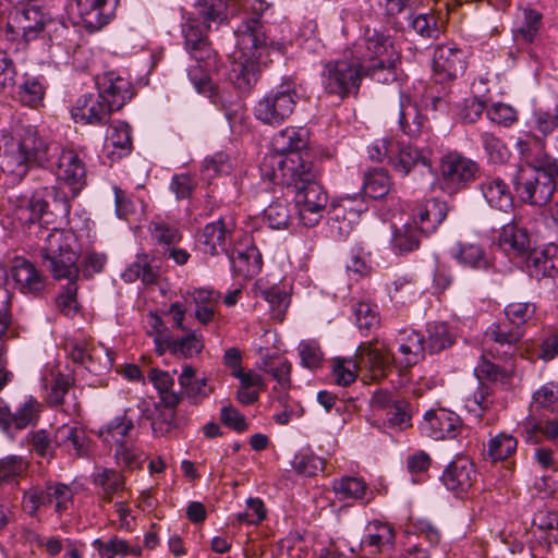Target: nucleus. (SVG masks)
<instances>
[{
	"instance_id": "obj_58",
	"label": "nucleus",
	"mask_w": 558,
	"mask_h": 558,
	"mask_svg": "<svg viewBox=\"0 0 558 558\" xmlns=\"http://www.w3.org/2000/svg\"><path fill=\"white\" fill-rule=\"evenodd\" d=\"M425 343L429 353H439L454 343V336L446 324H433L428 328Z\"/></svg>"
},
{
	"instance_id": "obj_14",
	"label": "nucleus",
	"mask_w": 558,
	"mask_h": 558,
	"mask_svg": "<svg viewBox=\"0 0 558 558\" xmlns=\"http://www.w3.org/2000/svg\"><path fill=\"white\" fill-rule=\"evenodd\" d=\"M523 335V330L507 322L493 324L485 332V342L488 344L486 352L493 357H512L518 352V344Z\"/></svg>"
},
{
	"instance_id": "obj_61",
	"label": "nucleus",
	"mask_w": 558,
	"mask_h": 558,
	"mask_svg": "<svg viewBox=\"0 0 558 558\" xmlns=\"http://www.w3.org/2000/svg\"><path fill=\"white\" fill-rule=\"evenodd\" d=\"M265 371L272 376L281 390L291 386V363L283 356H270L264 362Z\"/></svg>"
},
{
	"instance_id": "obj_63",
	"label": "nucleus",
	"mask_w": 558,
	"mask_h": 558,
	"mask_svg": "<svg viewBox=\"0 0 558 558\" xmlns=\"http://www.w3.org/2000/svg\"><path fill=\"white\" fill-rule=\"evenodd\" d=\"M522 14L523 21L517 28L514 37L515 39H522L525 43H532L541 28L543 15L531 8H525Z\"/></svg>"
},
{
	"instance_id": "obj_44",
	"label": "nucleus",
	"mask_w": 558,
	"mask_h": 558,
	"mask_svg": "<svg viewBox=\"0 0 558 558\" xmlns=\"http://www.w3.org/2000/svg\"><path fill=\"white\" fill-rule=\"evenodd\" d=\"M453 257L463 266L474 269H488L492 267V260L485 250L474 243L460 244L453 253Z\"/></svg>"
},
{
	"instance_id": "obj_42",
	"label": "nucleus",
	"mask_w": 558,
	"mask_h": 558,
	"mask_svg": "<svg viewBox=\"0 0 558 558\" xmlns=\"http://www.w3.org/2000/svg\"><path fill=\"white\" fill-rule=\"evenodd\" d=\"M148 378L158 391L160 405L177 408L180 404L182 397L173 391L174 380L168 372L150 368Z\"/></svg>"
},
{
	"instance_id": "obj_53",
	"label": "nucleus",
	"mask_w": 558,
	"mask_h": 558,
	"mask_svg": "<svg viewBox=\"0 0 558 558\" xmlns=\"http://www.w3.org/2000/svg\"><path fill=\"white\" fill-rule=\"evenodd\" d=\"M475 372L480 379H486L488 381L505 385L509 383L513 374V366H499L487 360L485 354H483Z\"/></svg>"
},
{
	"instance_id": "obj_16",
	"label": "nucleus",
	"mask_w": 558,
	"mask_h": 558,
	"mask_svg": "<svg viewBox=\"0 0 558 558\" xmlns=\"http://www.w3.org/2000/svg\"><path fill=\"white\" fill-rule=\"evenodd\" d=\"M446 488L456 496L466 495L477 480V471L472 460L465 456L457 457L442 472L440 477Z\"/></svg>"
},
{
	"instance_id": "obj_13",
	"label": "nucleus",
	"mask_w": 558,
	"mask_h": 558,
	"mask_svg": "<svg viewBox=\"0 0 558 558\" xmlns=\"http://www.w3.org/2000/svg\"><path fill=\"white\" fill-rule=\"evenodd\" d=\"M466 52L456 44L438 45L433 53V72L440 82L452 81L461 76L468 65Z\"/></svg>"
},
{
	"instance_id": "obj_8",
	"label": "nucleus",
	"mask_w": 558,
	"mask_h": 558,
	"mask_svg": "<svg viewBox=\"0 0 558 558\" xmlns=\"http://www.w3.org/2000/svg\"><path fill=\"white\" fill-rule=\"evenodd\" d=\"M43 388L45 401L48 407L64 413L70 417L81 415V401L74 390L75 378L65 374L57 364L47 365L43 374Z\"/></svg>"
},
{
	"instance_id": "obj_22",
	"label": "nucleus",
	"mask_w": 558,
	"mask_h": 558,
	"mask_svg": "<svg viewBox=\"0 0 558 558\" xmlns=\"http://www.w3.org/2000/svg\"><path fill=\"white\" fill-rule=\"evenodd\" d=\"M234 223L220 218L217 221L207 223L198 236L201 250L208 255L215 256L227 253L228 243L231 241Z\"/></svg>"
},
{
	"instance_id": "obj_34",
	"label": "nucleus",
	"mask_w": 558,
	"mask_h": 558,
	"mask_svg": "<svg viewBox=\"0 0 558 558\" xmlns=\"http://www.w3.org/2000/svg\"><path fill=\"white\" fill-rule=\"evenodd\" d=\"M396 531L387 522L374 520L367 525V534L363 537L361 545L368 548L369 553H385L393 548Z\"/></svg>"
},
{
	"instance_id": "obj_18",
	"label": "nucleus",
	"mask_w": 558,
	"mask_h": 558,
	"mask_svg": "<svg viewBox=\"0 0 558 558\" xmlns=\"http://www.w3.org/2000/svg\"><path fill=\"white\" fill-rule=\"evenodd\" d=\"M119 0H76L81 23L88 33H96L108 25L116 14Z\"/></svg>"
},
{
	"instance_id": "obj_23",
	"label": "nucleus",
	"mask_w": 558,
	"mask_h": 558,
	"mask_svg": "<svg viewBox=\"0 0 558 558\" xmlns=\"http://www.w3.org/2000/svg\"><path fill=\"white\" fill-rule=\"evenodd\" d=\"M41 412V404L29 397L14 413L0 399V427L4 432L10 429L22 430L29 425H35Z\"/></svg>"
},
{
	"instance_id": "obj_20",
	"label": "nucleus",
	"mask_w": 558,
	"mask_h": 558,
	"mask_svg": "<svg viewBox=\"0 0 558 558\" xmlns=\"http://www.w3.org/2000/svg\"><path fill=\"white\" fill-rule=\"evenodd\" d=\"M206 31L198 19H189L182 28L185 49L196 62L202 61L208 65L217 59V54L211 49Z\"/></svg>"
},
{
	"instance_id": "obj_60",
	"label": "nucleus",
	"mask_w": 558,
	"mask_h": 558,
	"mask_svg": "<svg viewBox=\"0 0 558 558\" xmlns=\"http://www.w3.org/2000/svg\"><path fill=\"white\" fill-rule=\"evenodd\" d=\"M264 219L271 229L287 228L291 220L289 203L284 198H277L265 210Z\"/></svg>"
},
{
	"instance_id": "obj_32",
	"label": "nucleus",
	"mask_w": 558,
	"mask_h": 558,
	"mask_svg": "<svg viewBox=\"0 0 558 558\" xmlns=\"http://www.w3.org/2000/svg\"><path fill=\"white\" fill-rule=\"evenodd\" d=\"M53 444L70 456L83 458L88 452L86 432L77 426L63 424L54 433Z\"/></svg>"
},
{
	"instance_id": "obj_57",
	"label": "nucleus",
	"mask_w": 558,
	"mask_h": 558,
	"mask_svg": "<svg viewBox=\"0 0 558 558\" xmlns=\"http://www.w3.org/2000/svg\"><path fill=\"white\" fill-rule=\"evenodd\" d=\"M53 194V187H41L39 190H36L29 198L26 208L22 210V213H29V216L25 218L26 221L31 223H35L36 221L40 222L44 219L45 215L48 214V198L51 197Z\"/></svg>"
},
{
	"instance_id": "obj_21",
	"label": "nucleus",
	"mask_w": 558,
	"mask_h": 558,
	"mask_svg": "<svg viewBox=\"0 0 558 558\" xmlns=\"http://www.w3.org/2000/svg\"><path fill=\"white\" fill-rule=\"evenodd\" d=\"M96 85L102 98L117 111L134 95L132 83L114 72H107L97 77Z\"/></svg>"
},
{
	"instance_id": "obj_10",
	"label": "nucleus",
	"mask_w": 558,
	"mask_h": 558,
	"mask_svg": "<svg viewBox=\"0 0 558 558\" xmlns=\"http://www.w3.org/2000/svg\"><path fill=\"white\" fill-rule=\"evenodd\" d=\"M50 22L51 16L44 5L29 1L10 13L5 32L12 40L21 37L29 41L36 39Z\"/></svg>"
},
{
	"instance_id": "obj_4",
	"label": "nucleus",
	"mask_w": 558,
	"mask_h": 558,
	"mask_svg": "<svg viewBox=\"0 0 558 558\" xmlns=\"http://www.w3.org/2000/svg\"><path fill=\"white\" fill-rule=\"evenodd\" d=\"M238 52L232 78L240 88H251L258 78L259 61L266 50V36L258 17L244 21L235 32Z\"/></svg>"
},
{
	"instance_id": "obj_46",
	"label": "nucleus",
	"mask_w": 558,
	"mask_h": 558,
	"mask_svg": "<svg viewBox=\"0 0 558 558\" xmlns=\"http://www.w3.org/2000/svg\"><path fill=\"white\" fill-rule=\"evenodd\" d=\"M198 20L209 31L211 23L220 25L227 20V2L225 0H197L195 4Z\"/></svg>"
},
{
	"instance_id": "obj_39",
	"label": "nucleus",
	"mask_w": 558,
	"mask_h": 558,
	"mask_svg": "<svg viewBox=\"0 0 558 558\" xmlns=\"http://www.w3.org/2000/svg\"><path fill=\"white\" fill-rule=\"evenodd\" d=\"M94 484L100 488L99 498L104 502H111L117 497H122L125 492V477L113 469L104 468L99 470L93 480Z\"/></svg>"
},
{
	"instance_id": "obj_11",
	"label": "nucleus",
	"mask_w": 558,
	"mask_h": 558,
	"mask_svg": "<svg viewBox=\"0 0 558 558\" xmlns=\"http://www.w3.org/2000/svg\"><path fill=\"white\" fill-rule=\"evenodd\" d=\"M480 166L472 159L453 150L445 154L439 161L441 186L449 193H457L475 181Z\"/></svg>"
},
{
	"instance_id": "obj_26",
	"label": "nucleus",
	"mask_w": 558,
	"mask_h": 558,
	"mask_svg": "<svg viewBox=\"0 0 558 558\" xmlns=\"http://www.w3.org/2000/svg\"><path fill=\"white\" fill-rule=\"evenodd\" d=\"M356 356L360 363L371 373L374 380L385 378L391 369L392 353L388 349H379L372 341L359 345Z\"/></svg>"
},
{
	"instance_id": "obj_33",
	"label": "nucleus",
	"mask_w": 558,
	"mask_h": 558,
	"mask_svg": "<svg viewBox=\"0 0 558 558\" xmlns=\"http://www.w3.org/2000/svg\"><path fill=\"white\" fill-rule=\"evenodd\" d=\"M557 246L549 245L541 250L529 251L526 258V270L529 275L536 279L553 278L558 272L557 269Z\"/></svg>"
},
{
	"instance_id": "obj_55",
	"label": "nucleus",
	"mask_w": 558,
	"mask_h": 558,
	"mask_svg": "<svg viewBox=\"0 0 558 558\" xmlns=\"http://www.w3.org/2000/svg\"><path fill=\"white\" fill-rule=\"evenodd\" d=\"M331 374L337 385L349 386L359 375V363L351 357H335L331 361Z\"/></svg>"
},
{
	"instance_id": "obj_9",
	"label": "nucleus",
	"mask_w": 558,
	"mask_h": 558,
	"mask_svg": "<svg viewBox=\"0 0 558 558\" xmlns=\"http://www.w3.org/2000/svg\"><path fill=\"white\" fill-rule=\"evenodd\" d=\"M298 98L295 84L286 81L256 104L254 114L264 124L280 125L292 114Z\"/></svg>"
},
{
	"instance_id": "obj_62",
	"label": "nucleus",
	"mask_w": 558,
	"mask_h": 558,
	"mask_svg": "<svg viewBox=\"0 0 558 558\" xmlns=\"http://www.w3.org/2000/svg\"><path fill=\"white\" fill-rule=\"evenodd\" d=\"M49 489L54 512L61 518L73 506L74 492L71 486L59 482H49Z\"/></svg>"
},
{
	"instance_id": "obj_12",
	"label": "nucleus",
	"mask_w": 558,
	"mask_h": 558,
	"mask_svg": "<svg viewBox=\"0 0 558 558\" xmlns=\"http://www.w3.org/2000/svg\"><path fill=\"white\" fill-rule=\"evenodd\" d=\"M294 206L303 226L312 228L323 218L328 195L320 182L294 191Z\"/></svg>"
},
{
	"instance_id": "obj_40",
	"label": "nucleus",
	"mask_w": 558,
	"mask_h": 558,
	"mask_svg": "<svg viewBox=\"0 0 558 558\" xmlns=\"http://www.w3.org/2000/svg\"><path fill=\"white\" fill-rule=\"evenodd\" d=\"M481 191L487 203L496 209L508 211L513 205L509 186L500 178H487L481 184Z\"/></svg>"
},
{
	"instance_id": "obj_43",
	"label": "nucleus",
	"mask_w": 558,
	"mask_h": 558,
	"mask_svg": "<svg viewBox=\"0 0 558 558\" xmlns=\"http://www.w3.org/2000/svg\"><path fill=\"white\" fill-rule=\"evenodd\" d=\"M167 348L177 357L191 359L203 351L204 338L196 331H189L184 337L168 340Z\"/></svg>"
},
{
	"instance_id": "obj_24",
	"label": "nucleus",
	"mask_w": 558,
	"mask_h": 558,
	"mask_svg": "<svg viewBox=\"0 0 558 558\" xmlns=\"http://www.w3.org/2000/svg\"><path fill=\"white\" fill-rule=\"evenodd\" d=\"M11 276L16 288L23 294L39 296L46 290V277L26 258L16 257L14 259Z\"/></svg>"
},
{
	"instance_id": "obj_15",
	"label": "nucleus",
	"mask_w": 558,
	"mask_h": 558,
	"mask_svg": "<svg viewBox=\"0 0 558 558\" xmlns=\"http://www.w3.org/2000/svg\"><path fill=\"white\" fill-rule=\"evenodd\" d=\"M116 111L99 94H84L77 98L71 109V117L76 123L104 125Z\"/></svg>"
},
{
	"instance_id": "obj_3",
	"label": "nucleus",
	"mask_w": 558,
	"mask_h": 558,
	"mask_svg": "<svg viewBox=\"0 0 558 558\" xmlns=\"http://www.w3.org/2000/svg\"><path fill=\"white\" fill-rule=\"evenodd\" d=\"M357 63H363L365 76L388 84L397 80L401 54L392 38L384 32L366 27L361 43L347 50Z\"/></svg>"
},
{
	"instance_id": "obj_50",
	"label": "nucleus",
	"mask_w": 558,
	"mask_h": 558,
	"mask_svg": "<svg viewBox=\"0 0 558 558\" xmlns=\"http://www.w3.org/2000/svg\"><path fill=\"white\" fill-rule=\"evenodd\" d=\"M410 27L424 39H438L444 32L439 24V16L434 12L421 13L410 21Z\"/></svg>"
},
{
	"instance_id": "obj_7",
	"label": "nucleus",
	"mask_w": 558,
	"mask_h": 558,
	"mask_svg": "<svg viewBox=\"0 0 558 558\" xmlns=\"http://www.w3.org/2000/svg\"><path fill=\"white\" fill-rule=\"evenodd\" d=\"M364 75L363 63H357L345 50L343 58L324 64L320 83L327 95L343 100L359 93Z\"/></svg>"
},
{
	"instance_id": "obj_48",
	"label": "nucleus",
	"mask_w": 558,
	"mask_h": 558,
	"mask_svg": "<svg viewBox=\"0 0 558 558\" xmlns=\"http://www.w3.org/2000/svg\"><path fill=\"white\" fill-rule=\"evenodd\" d=\"M391 190V180L384 169H374L365 174L363 192L366 196L379 199L385 197Z\"/></svg>"
},
{
	"instance_id": "obj_45",
	"label": "nucleus",
	"mask_w": 558,
	"mask_h": 558,
	"mask_svg": "<svg viewBox=\"0 0 558 558\" xmlns=\"http://www.w3.org/2000/svg\"><path fill=\"white\" fill-rule=\"evenodd\" d=\"M367 489V484L360 477L342 476L332 482V492L339 500H364Z\"/></svg>"
},
{
	"instance_id": "obj_51",
	"label": "nucleus",
	"mask_w": 558,
	"mask_h": 558,
	"mask_svg": "<svg viewBox=\"0 0 558 558\" xmlns=\"http://www.w3.org/2000/svg\"><path fill=\"white\" fill-rule=\"evenodd\" d=\"M151 239L159 245H162L163 251L172 245H177L182 240V234L179 228L170 222L161 219H155L149 225Z\"/></svg>"
},
{
	"instance_id": "obj_1",
	"label": "nucleus",
	"mask_w": 558,
	"mask_h": 558,
	"mask_svg": "<svg viewBox=\"0 0 558 558\" xmlns=\"http://www.w3.org/2000/svg\"><path fill=\"white\" fill-rule=\"evenodd\" d=\"M38 236L44 239L40 246L43 264L49 269L53 278L69 280L58 294L56 304L61 313L72 316L77 312V286L75 280L80 272L76 236L69 230L57 228L51 230L45 228L39 231Z\"/></svg>"
},
{
	"instance_id": "obj_17",
	"label": "nucleus",
	"mask_w": 558,
	"mask_h": 558,
	"mask_svg": "<svg viewBox=\"0 0 558 558\" xmlns=\"http://www.w3.org/2000/svg\"><path fill=\"white\" fill-rule=\"evenodd\" d=\"M515 189L523 202L535 206L546 205L556 191L551 179L533 171L530 174L522 171L515 182Z\"/></svg>"
},
{
	"instance_id": "obj_49",
	"label": "nucleus",
	"mask_w": 558,
	"mask_h": 558,
	"mask_svg": "<svg viewBox=\"0 0 558 558\" xmlns=\"http://www.w3.org/2000/svg\"><path fill=\"white\" fill-rule=\"evenodd\" d=\"M133 429V421L128 417L126 414H123L121 416L114 417L106 426H104L99 432V436L105 442H114L118 446L119 442H128L125 438Z\"/></svg>"
},
{
	"instance_id": "obj_38",
	"label": "nucleus",
	"mask_w": 558,
	"mask_h": 558,
	"mask_svg": "<svg viewBox=\"0 0 558 558\" xmlns=\"http://www.w3.org/2000/svg\"><path fill=\"white\" fill-rule=\"evenodd\" d=\"M399 126L410 137L420 136L427 128V119L421 114L416 104L407 96L400 98Z\"/></svg>"
},
{
	"instance_id": "obj_6",
	"label": "nucleus",
	"mask_w": 558,
	"mask_h": 558,
	"mask_svg": "<svg viewBox=\"0 0 558 558\" xmlns=\"http://www.w3.org/2000/svg\"><path fill=\"white\" fill-rule=\"evenodd\" d=\"M263 175L294 191L319 181V169L311 154L266 157L262 163Z\"/></svg>"
},
{
	"instance_id": "obj_64",
	"label": "nucleus",
	"mask_w": 558,
	"mask_h": 558,
	"mask_svg": "<svg viewBox=\"0 0 558 558\" xmlns=\"http://www.w3.org/2000/svg\"><path fill=\"white\" fill-rule=\"evenodd\" d=\"M293 469L300 475L316 476L324 471L325 460L311 451H302L294 457Z\"/></svg>"
},
{
	"instance_id": "obj_25",
	"label": "nucleus",
	"mask_w": 558,
	"mask_h": 558,
	"mask_svg": "<svg viewBox=\"0 0 558 558\" xmlns=\"http://www.w3.org/2000/svg\"><path fill=\"white\" fill-rule=\"evenodd\" d=\"M308 131L304 128L288 126L272 137L274 155L269 157H287L288 155L308 154Z\"/></svg>"
},
{
	"instance_id": "obj_37",
	"label": "nucleus",
	"mask_w": 558,
	"mask_h": 558,
	"mask_svg": "<svg viewBox=\"0 0 558 558\" xmlns=\"http://www.w3.org/2000/svg\"><path fill=\"white\" fill-rule=\"evenodd\" d=\"M189 295L195 305V318L202 325L213 322L221 299L220 292L208 288H196L189 292Z\"/></svg>"
},
{
	"instance_id": "obj_2",
	"label": "nucleus",
	"mask_w": 558,
	"mask_h": 558,
	"mask_svg": "<svg viewBox=\"0 0 558 558\" xmlns=\"http://www.w3.org/2000/svg\"><path fill=\"white\" fill-rule=\"evenodd\" d=\"M51 144L39 135L35 125L16 123L0 135V157L8 172L23 179L31 165L52 166Z\"/></svg>"
},
{
	"instance_id": "obj_52",
	"label": "nucleus",
	"mask_w": 558,
	"mask_h": 558,
	"mask_svg": "<svg viewBox=\"0 0 558 558\" xmlns=\"http://www.w3.org/2000/svg\"><path fill=\"white\" fill-rule=\"evenodd\" d=\"M536 305L532 302H513L505 307L507 323L523 330L535 318Z\"/></svg>"
},
{
	"instance_id": "obj_31",
	"label": "nucleus",
	"mask_w": 558,
	"mask_h": 558,
	"mask_svg": "<svg viewBox=\"0 0 558 558\" xmlns=\"http://www.w3.org/2000/svg\"><path fill=\"white\" fill-rule=\"evenodd\" d=\"M397 342L401 354L397 363L401 368L412 367L424 359L427 348L423 335L418 331L402 330L397 338Z\"/></svg>"
},
{
	"instance_id": "obj_30",
	"label": "nucleus",
	"mask_w": 558,
	"mask_h": 558,
	"mask_svg": "<svg viewBox=\"0 0 558 558\" xmlns=\"http://www.w3.org/2000/svg\"><path fill=\"white\" fill-rule=\"evenodd\" d=\"M228 255L232 269L239 277L248 279L258 275L262 270V254L252 243L236 246Z\"/></svg>"
},
{
	"instance_id": "obj_36",
	"label": "nucleus",
	"mask_w": 558,
	"mask_h": 558,
	"mask_svg": "<svg viewBox=\"0 0 558 558\" xmlns=\"http://www.w3.org/2000/svg\"><path fill=\"white\" fill-rule=\"evenodd\" d=\"M499 247L509 255L521 256L531 248L530 235L526 229L514 222L505 225L498 236Z\"/></svg>"
},
{
	"instance_id": "obj_5",
	"label": "nucleus",
	"mask_w": 558,
	"mask_h": 558,
	"mask_svg": "<svg viewBox=\"0 0 558 558\" xmlns=\"http://www.w3.org/2000/svg\"><path fill=\"white\" fill-rule=\"evenodd\" d=\"M521 427L526 442L539 444L544 439H558L557 384L547 383L533 392L529 414Z\"/></svg>"
},
{
	"instance_id": "obj_54",
	"label": "nucleus",
	"mask_w": 558,
	"mask_h": 558,
	"mask_svg": "<svg viewBox=\"0 0 558 558\" xmlns=\"http://www.w3.org/2000/svg\"><path fill=\"white\" fill-rule=\"evenodd\" d=\"M422 233L416 226L407 223L397 229L392 236L393 250L399 254H404L417 250L420 246V235Z\"/></svg>"
},
{
	"instance_id": "obj_47",
	"label": "nucleus",
	"mask_w": 558,
	"mask_h": 558,
	"mask_svg": "<svg viewBox=\"0 0 558 558\" xmlns=\"http://www.w3.org/2000/svg\"><path fill=\"white\" fill-rule=\"evenodd\" d=\"M49 506H52L49 482L45 487L34 486L24 492L22 507L31 518H36L41 508Z\"/></svg>"
},
{
	"instance_id": "obj_28",
	"label": "nucleus",
	"mask_w": 558,
	"mask_h": 558,
	"mask_svg": "<svg viewBox=\"0 0 558 558\" xmlns=\"http://www.w3.org/2000/svg\"><path fill=\"white\" fill-rule=\"evenodd\" d=\"M132 149L131 126L123 121L111 123L104 143L106 156L113 162L130 155Z\"/></svg>"
},
{
	"instance_id": "obj_59",
	"label": "nucleus",
	"mask_w": 558,
	"mask_h": 558,
	"mask_svg": "<svg viewBox=\"0 0 558 558\" xmlns=\"http://www.w3.org/2000/svg\"><path fill=\"white\" fill-rule=\"evenodd\" d=\"M126 282H134L140 279L144 284H150L156 281V272L153 270L147 255H138L122 274Z\"/></svg>"
},
{
	"instance_id": "obj_56",
	"label": "nucleus",
	"mask_w": 558,
	"mask_h": 558,
	"mask_svg": "<svg viewBox=\"0 0 558 558\" xmlns=\"http://www.w3.org/2000/svg\"><path fill=\"white\" fill-rule=\"evenodd\" d=\"M46 88L37 77L26 78L19 87V100L22 105L38 108L43 106Z\"/></svg>"
},
{
	"instance_id": "obj_35",
	"label": "nucleus",
	"mask_w": 558,
	"mask_h": 558,
	"mask_svg": "<svg viewBox=\"0 0 558 558\" xmlns=\"http://www.w3.org/2000/svg\"><path fill=\"white\" fill-rule=\"evenodd\" d=\"M85 165L78 154L69 148H60L56 161V174L69 185H76L85 178Z\"/></svg>"
},
{
	"instance_id": "obj_29",
	"label": "nucleus",
	"mask_w": 558,
	"mask_h": 558,
	"mask_svg": "<svg viewBox=\"0 0 558 558\" xmlns=\"http://www.w3.org/2000/svg\"><path fill=\"white\" fill-rule=\"evenodd\" d=\"M390 163L393 169L402 175H408L417 165L432 168L430 151L418 149L411 144L396 143L395 153L390 156Z\"/></svg>"
},
{
	"instance_id": "obj_27",
	"label": "nucleus",
	"mask_w": 558,
	"mask_h": 558,
	"mask_svg": "<svg viewBox=\"0 0 558 558\" xmlns=\"http://www.w3.org/2000/svg\"><path fill=\"white\" fill-rule=\"evenodd\" d=\"M448 214L447 204L436 198L418 204L412 214L413 225L421 233L428 234L437 230Z\"/></svg>"
},
{
	"instance_id": "obj_41",
	"label": "nucleus",
	"mask_w": 558,
	"mask_h": 558,
	"mask_svg": "<svg viewBox=\"0 0 558 558\" xmlns=\"http://www.w3.org/2000/svg\"><path fill=\"white\" fill-rule=\"evenodd\" d=\"M178 380L185 397L194 403L203 401L213 391V388L208 386L207 379L205 377H196V371L191 365L183 367Z\"/></svg>"
},
{
	"instance_id": "obj_19",
	"label": "nucleus",
	"mask_w": 558,
	"mask_h": 558,
	"mask_svg": "<svg viewBox=\"0 0 558 558\" xmlns=\"http://www.w3.org/2000/svg\"><path fill=\"white\" fill-rule=\"evenodd\" d=\"M463 429L460 417L448 410L439 409L428 411L422 423V430L426 436L435 439H454Z\"/></svg>"
}]
</instances>
